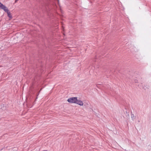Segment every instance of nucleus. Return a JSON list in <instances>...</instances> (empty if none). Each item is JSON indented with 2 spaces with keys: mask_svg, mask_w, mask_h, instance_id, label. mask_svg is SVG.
I'll use <instances>...</instances> for the list:
<instances>
[{
  "mask_svg": "<svg viewBox=\"0 0 151 151\" xmlns=\"http://www.w3.org/2000/svg\"><path fill=\"white\" fill-rule=\"evenodd\" d=\"M3 4H2L1 2H0V8H1L2 6H3Z\"/></svg>",
  "mask_w": 151,
  "mask_h": 151,
  "instance_id": "obj_5",
  "label": "nucleus"
},
{
  "mask_svg": "<svg viewBox=\"0 0 151 151\" xmlns=\"http://www.w3.org/2000/svg\"><path fill=\"white\" fill-rule=\"evenodd\" d=\"M77 100V97H72L68 99L67 101L69 102L76 103Z\"/></svg>",
  "mask_w": 151,
  "mask_h": 151,
  "instance_id": "obj_1",
  "label": "nucleus"
},
{
  "mask_svg": "<svg viewBox=\"0 0 151 151\" xmlns=\"http://www.w3.org/2000/svg\"><path fill=\"white\" fill-rule=\"evenodd\" d=\"M134 117V115L133 114H132V117Z\"/></svg>",
  "mask_w": 151,
  "mask_h": 151,
  "instance_id": "obj_6",
  "label": "nucleus"
},
{
  "mask_svg": "<svg viewBox=\"0 0 151 151\" xmlns=\"http://www.w3.org/2000/svg\"><path fill=\"white\" fill-rule=\"evenodd\" d=\"M76 103L80 106H83V103L82 101L80 100H78L77 99L76 100Z\"/></svg>",
  "mask_w": 151,
  "mask_h": 151,
  "instance_id": "obj_3",
  "label": "nucleus"
},
{
  "mask_svg": "<svg viewBox=\"0 0 151 151\" xmlns=\"http://www.w3.org/2000/svg\"><path fill=\"white\" fill-rule=\"evenodd\" d=\"M8 16L9 17V18H10L11 19H12V17L11 15V14L10 12L9 11H8V12H6Z\"/></svg>",
  "mask_w": 151,
  "mask_h": 151,
  "instance_id": "obj_4",
  "label": "nucleus"
},
{
  "mask_svg": "<svg viewBox=\"0 0 151 151\" xmlns=\"http://www.w3.org/2000/svg\"><path fill=\"white\" fill-rule=\"evenodd\" d=\"M1 9H3L5 12H8V11H9L7 8L4 5L2 6Z\"/></svg>",
  "mask_w": 151,
  "mask_h": 151,
  "instance_id": "obj_2",
  "label": "nucleus"
}]
</instances>
